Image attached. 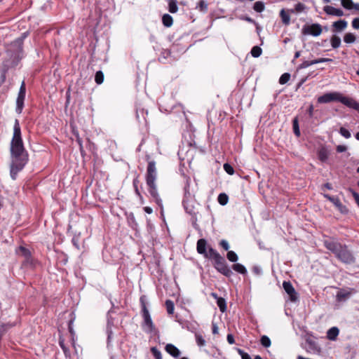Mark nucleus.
<instances>
[{"label":"nucleus","mask_w":359,"mask_h":359,"mask_svg":"<svg viewBox=\"0 0 359 359\" xmlns=\"http://www.w3.org/2000/svg\"><path fill=\"white\" fill-rule=\"evenodd\" d=\"M11 168L10 174L13 180H15L18 173L21 171L28 162V154L25 149L21 129L18 119L15 120L13 135L11 142Z\"/></svg>","instance_id":"f257e3e1"},{"label":"nucleus","mask_w":359,"mask_h":359,"mask_svg":"<svg viewBox=\"0 0 359 359\" xmlns=\"http://www.w3.org/2000/svg\"><path fill=\"white\" fill-rule=\"evenodd\" d=\"M26 36L25 35L23 37L18 38L14 41H13L10 45H8L6 53L8 56L10 57L9 60H6L3 62L1 69H0V85H2L6 79V73L8 69L11 67H15L18 62L22 57V43L23 39Z\"/></svg>","instance_id":"f03ea898"},{"label":"nucleus","mask_w":359,"mask_h":359,"mask_svg":"<svg viewBox=\"0 0 359 359\" xmlns=\"http://www.w3.org/2000/svg\"><path fill=\"white\" fill-rule=\"evenodd\" d=\"M157 178V171L156 168V163L154 161L148 162L146 173V182L148 187V191L151 196L154 199L156 204L162 209L163 204L158 191L156 180Z\"/></svg>","instance_id":"7ed1b4c3"},{"label":"nucleus","mask_w":359,"mask_h":359,"mask_svg":"<svg viewBox=\"0 0 359 359\" xmlns=\"http://www.w3.org/2000/svg\"><path fill=\"white\" fill-rule=\"evenodd\" d=\"M331 102H340L346 107L359 112V103L351 97L344 96L339 92L327 93L318 97V102L320 104L329 103Z\"/></svg>","instance_id":"20e7f679"},{"label":"nucleus","mask_w":359,"mask_h":359,"mask_svg":"<svg viewBox=\"0 0 359 359\" xmlns=\"http://www.w3.org/2000/svg\"><path fill=\"white\" fill-rule=\"evenodd\" d=\"M140 303L142 305V317L144 318L143 329L145 332L151 333L154 330L155 327L142 297L140 298Z\"/></svg>","instance_id":"39448f33"},{"label":"nucleus","mask_w":359,"mask_h":359,"mask_svg":"<svg viewBox=\"0 0 359 359\" xmlns=\"http://www.w3.org/2000/svg\"><path fill=\"white\" fill-rule=\"evenodd\" d=\"M214 266L217 271L226 277H231L233 275L232 271L227 266L224 257H223L222 255L214 259Z\"/></svg>","instance_id":"423d86ee"},{"label":"nucleus","mask_w":359,"mask_h":359,"mask_svg":"<svg viewBox=\"0 0 359 359\" xmlns=\"http://www.w3.org/2000/svg\"><path fill=\"white\" fill-rule=\"evenodd\" d=\"M335 256L346 264H352L355 262L354 257L346 245H342Z\"/></svg>","instance_id":"0eeeda50"},{"label":"nucleus","mask_w":359,"mask_h":359,"mask_svg":"<svg viewBox=\"0 0 359 359\" xmlns=\"http://www.w3.org/2000/svg\"><path fill=\"white\" fill-rule=\"evenodd\" d=\"M25 93H26V87L25 83L23 81L20 87L19 93L18 95V97L16 100V112L20 114L22 113V109L24 107V101L25 99Z\"/></svg>","instance_id":"6e6552de"},{"label":"nucleus","mask_w":359,"mask_h":359,"mask_svg":"<svg viewBox=\"0 0 359 359\" xmlns=\"http://www.w3.org/2000/svg\"><path fill=\"white\" fill-rule=\"evenodd\" d=\"M323 32L322 26L318 23H313L311 25H304L302 28V33L306 35L318 36Z\"/></svg>","instance_id":"1a4fd4ad"},{"label":"nucleus","mask_w":359,"mask_h":359,"mask_svg":"<svg viewBox=\"0 0 359 359\" xmlns=\"http://www.w3.org/2000/svg\"><path fill=\"white\" fill-rule=\"evenodd\" d=\"M283 287L285 291L290 295L291 301L294 302L297 299V292L290 281H284Z\"/></svg>","instance_id":"9d476101"},{"label":"nucleus","mask_w":359,"mask_h":359,"mask_svg":"<svg viewBox=\"0 0 359 359\" xmlns=\"http://www.w3.org/2000/svg\"><path fill=\"white\" fill-rule=\"evenodd\" d=\"M325 248L333 252L335 255L338 252L339 250L341 249L342 245L339 243L333 241H325L324 242Z\"/></svg>","instance_id":"9b49d317"},{"label":"nucleus","mask_w":359,"mask_h":359,"mask_svg":"<svg viewBox=\"0 0 359 359\" xmlns=\"http://www.w3.org/2000/svg\"><path fill=\"white\" fill-rule=\"evenodd\" d=\"M348 22L345 20H339L333 22L332 32H340L345 29L347 27Z\"/></svg>","instance_id":"f8f14e48"},{"label":"nucleus","mask_w":359,"mask_h":359,"mask_svg":"<svg viewBox=\"0 0 359 359\" xmlns=\"http://www.w3.org/2000/svg\"><path fill=\"white\" fill-rule=\"evenodd\" d=\"M323 11L327 14L338 17H341L344 15V12L342 10L339 8H336L331 6H325L323 8Z\"/></svg>","instance_id":"ddd939ff"},{"label":"nucleus","mask_w":359,"mask_h":359,"mask_svg":"<svg viewBox=\"0 0 359 359\" xmlns=\"http://www.w3.org/2000/svg\"><path fill=\"white\" fill-rule=\"evenodd\" d=\"M206 245H207V241L204 238H201L197 241V252L203 255L205 257H208V252L206 251Z\"/></svg>","instance_id":"4468645a"},{"label":"nucleus","mask_w":359,"mask_h":359,"mask_svg":"<svg viewBox=\"0 0 359 359\" xmlns=\"http://www.w3.org/2000/svg\"><path fill=\"white\" fill-rule=\"evenodd\" d=\"M165 349L171 356L175 358H179L181 354L180 351L172 344H168Z\"/></svg>","instance_id":"2eb2a0df"},{"label":"nucleus","mask_w":359,"mask_h":359,"mask_svg":"<svg viewBox=\"0 0 359 359\" xmlns=\"http://www.w3.org/2000/svg\"><path fill=\"white\" fill-rule=\"evenodd\" d=\"M324 197L332 202L337 208H339L341 212H344L343 208L345 207L343 206L340 200L337 197L332 196L329 194H324Z\"/></svg>","instance_id":"dca6fc26"},{"label":"nucleus","mask_w":359,"mask_h":359,"mask_svg":"<svg viewBox=\"0 0 359 359\" xmlns=\"http://www.w3.org/2000/svg\"><path fill=\"white\" fill-rule=\"evenodd\" d=\"M351 292L346 290H340L336 295L337 301L339 302H346L351 297Z\"/></svg>","instance_id":"f3484780"},{"label":"nucleus","mask_w":359,"mask_h":359,"mask_svg":"<svg viewBox=\"0 0 359 359\" xmlns=\"http://www.w3.org/2000/svg\"><path fill=\"white\" fill-rule=\"evenodd\" d=\"M339 333V330L337 327H332L328 330L327 332V337L330 340H335Z\"/></svg>","instance_id":"a211bd4d"},{"label":"nucleus","mask_w":359,"mask_h":359,"mask_svg":"<svg viewBox=\"0 0 359 359\" xmlns=\"http://www.w3.org/2000/svg\"><path fill=\"white\" fill-rule=\"evenodd\" d=\"M162 22L166 27H171L173 23L172 17L169 14H164L162 17Z\"/></svg>","instance_id":"6ab92c4d"},{"label":"nucleus","mask_w":359,"mask_h":359,"mask_svg":"<svg viewBox=\"0 0 359 359\" xmlns=\"http://www.w3.org/2000/svg\"><path fill=\"white\" fill-rule=\"evenodd\" d=\"M318 158L322 162L327 161L329 156V152L325 148H321L318 153Z\"/></svg>","instance_id":"aec40b11"},{"label":"nucleus","mask_w":359,"mask_h":359,"mask_svg":"<svg viewBox=\"0 0 359 359\" xmlns=\"http://www.w3.org/2000/svg\"><path fill=\"white\" fill-rule=\"evenodd\" d=\"M355 41H356V36L353 33H351V32L346 33L344 36V41L346 43H348V44L353 43L355 42Z\"/></svg>","instance_id":"412c9836"},{"label":"nucleus","mask_w":359,"mask_h":359,"mask_svg":"<svg viewBox=\"0 0 359 359\" xmlns=\"http://www.w3.org/2000/svg\"><path fill=\"white\" fill-rule=\"evenodd\" d=\"M232 269L235 271H236L241 274L245 275L247 273L246 268L241 264L237 263V264H233Z\"/></svg>","instance_id":"4be33fe9"},{"label":"nucleus","mask_w":359,"mask_h":359,"mask_svg":"<svg viewBox=\"0 0 359 359\" xmlns=\"http://www.w3.org/2000/svg\"><path fill=\"white\" fill-rule=\"evenodd\" d=\"M280 16L281 18L282 22L285 25H288L290 22V17L285 12L284 9H282L280 12Z\"/></svg>","instance_id":"5701e85b"},{"label":"nucleus","mask_w":359,"mask_h":359,"mask_svg":"<svg viewBox=\"0 0 359 359\" xmlns=\"http://www.w3.org/2000/svg\"><path fill=\"white\" fill-rule=\"evenodd\" d=\"M330 43L333 48H337L341 45V39L337 35H333L330 39Z\"/></svg>","instance_id":"b1692460"},{"label":"nucleus","mask_w":359,"mask_h":359,"mask_svg":"<svg viewBox=\"0 0 359 359\" xmlns=\"http://www.w3.org/2000/svg\"><path fill=\"white\" fill-rule=\"evenodd\" d=\"M177 0H169L168 11L171 13H175L178 11V6L177 5Z\"/></svg>","instance_id":"393cba45"},{"label":"nucleus","mask_w":359,"mask_h":359,"mask_svg":"<svg viewBox=\"0 0 359 359\" xmlns=\"http://www.w3.org/2000/svg\"><path fill=\"white\" fill-rule=\"evenodd\" d=\"M196 9H198L200 11L206 13L208 9V5L204 0H201L196 7Z\"/></svg>","instance_id":"a878e982"},{"label":"nucleus","mask_w":359,"mask_h":359,"mask_svg":"<svg viewBox=\"0 0 359 359\" xmlns=\"http://www.w3.org/2000/svg\"><path fill=\"white\" fill-rule=\"evenodd\" d=\"M165 307H166L168 313L172 314L174 312V309H175V306H174L173 302L170 299H167L165 301Z\"/></svg>","instance_id":"bb28decb"},{"label":"nucleus","mask_w":359,"mask_h":359,"mask_svg":"<svg viewBox=\"0 0 359 359\" xmlns=\"http://www.w3.org/2000/svg\"><path fill=\"white\" fill-rule=\"evenodd\" d=\"M217 200L220 205H225L228 203L229 197L226 194L222 193L219 194Z\"/></svg>","instance_id":"cd10ccee"},{"label":"nucleus","mask_w":359,"mask_h":359,"mask_svg":"<svg viewBox=\"0 0 359 359\" xmlns=\"http://www.w3.org/2000/svg\"><path fill=\"white\" fill-rule=\"evenodd\" d=\"M217 304L222 312H224L226 310V301L224 298H217Z\"/></svg>","instance_id":"c85d7f7f"},{"label":"nucleus","mask_w":359,"mask_h":359,"mask_svg":"<svg viewBox=\"0 0 359 359\" xmlns=\"http://www.w3.org/2000/svg\"><path fill=\"white\" fill-rule=\"evenodd\" d=\"M292 126H293V130L294 133L297 136H300V130L299 128V123H298V118L297 117H295L292 121Z\"/></svg>","instance_id":"c756f323"},{"label":"nucleus","mask_w":359,"mask_h":359,"mask_svg":"<svg viewBox=\"0 0 359 359\" xmlns=\"http://www.w3.org/2000/svg\"><path fill=\"white\" fill-rule=\"evenodd\" d=\"M262 50L257 46H254L251 50V55L254 57H258L261 55Z\"/></svg>","instance_id":"7c9ffc66"},{"label":"nucleus","mask_w":359,"mask_h":359,"mask_svg":"<svg viewBox=\"0 0 359 359\" xmlns=\"http://www.w3.org/2000/svg\"><path fill=\"white\" fill-rule=\"evenodd\" d=\"M95 81L97 84H101L104 81V74L102 71H97L95 73Z\"/></svg>","instance_id":"2f4dec72"},{"label":"nucleus","mask_w":359,"mask_h":359,"mask_svg":"<svg viewBox=\"0 0 359 359\" xmlns=\"http://www.w3.org/2000/svg\"><path fill=\"white\" fill-rule=\"evenodd\" d=\"M226 257L231 262H236L238 259V255L233 251H228Z\"/></svg>","instance_id":"473e14b6"},{"label":"nucleus","mask_w":359,"mask_h":359,"mask_svg":"<svg viewBox=\"0 0 359 359\" xmlns=\"http://www.w3.org/2000/svg\"><path fill=\"white\" fill-rule=\"evenodd\" d=\"M219 256H220V255L217 252V250L212 248H209L207 257L212 259L214 260Z\"/></svg>","instance_id":"72a5a7b5"},{"label":"nucleus","mask_w":359,"mask_h":359,"mask_svg":"<svg viewBox=\"0 0 359 359\" xmlns=\"http://www.w3.org/2000/svg\"><path fill=\"white\" fill-rule=\"evenodd\" d=\"M260 341L262 345L266 348L269 347L271 344L270 339L266 335H264L261 337Z\"/></svg>","instance_id":"f704fd0d"},{"label":"nucleus","mask_w":359,"mask_h":359,"mask_svg":"<svg viewBox=\"0 0 359 359\" xmlns=\"http://www.w3.org/2000/svg\"><path fill=\"white\" fill-rule=\"evenodd\" d=\"M264 8V4L262 1L255 2L253 6L254 10L258 13L262 12Z\"/></svg>","instance_id":"c9c22d12"},{"label":"nucleus","mask_w":359,"mask_h":359,"mask_svg":"<svg viewBox=\"0 0 359 359\" xmlns=\"http://www.w3.org/2000/svg\"><path fill=\"white\" fill-rule=\"evenodd\" d=\"M306 8V6L304 4L298 3L295 5L294 9L291 10L290 11L292 13H294V11L297 13H301V12L304 11Z\"/></svg>","instance_id":"e433bc0d"},{"label":"nucleus","mask_w":359,"mask_h":359,"mask_svg":"<svg viewBox=\"0 0 359 359\" xmlns=\"http://www.w3.org/2000/svg\"><path fill=\"white\" fill-rule=\"evenodd\" d=\"M290 79V74L289 73H284L281 75L279 79V83L282 85L288 82Z\"/></svg>","instance_id":"4c0bfd02"},{"label":"nucleus","mask_w":359,"mask_h":359,"mask_svg":"<svg viewBox=\"0 0 359 359\" xmlns=\"http://www.w3.org/2000/svg\"><path fill=\"white\" fill-rule=\"evenodd\" d=\"M341 5L347 9H352L353 8V3L352 0H341Z\"/></svg>","instance_id":"58836bf2"},{"label":"nucleus","mask_w":359,"mask_h":359,"mask_svg":"<svg viewBox=\"0 0 359 359\" xmlns=\"http://www.w3.org/2000/svg\"><path fill=\"white\" fill-rule=\"evenodd\" d=\"M151 351L154 357L155 358V359H161L162 358L161 353L157 348L152 347L151 348Z\"/></svg>","instance_id":"ea45409f"},{"label":"nucleus","mask_w":359,"mask_h":359,"mask_svg":"<svg viewBox=\"0 0 359 359\" xmlns=\"http://www.w3.org/2000/svg\"><path fill=\"white\" fill-rule=\"evenodd\" d=\"M313 65H314L313 60H311V61L304 60L301 65H299V67H297V69H305V68H307L308 67Z\"/></svg>","instance_id":"a19ab883"},{"label":"nucleus","mask_w":359,"mask_h":359,"mask_svg":"<svg viewBox=\"0 0 359 359\" xmlns=\"http://www.w3.org/2000/svg\"><path fill=\"white\" fill-rule=\"evenodd\" d=\"M339 133L345 138L351 137V133L344 127L340 128Z\"/></svg>","instance_id":"79ce46f5"},{"label":"nucleus","mask_w":359,"mask_h":359,"mask_svg":"<svg viewBox=\"0 0 359 359\" xmlns=\"http://www.w3.org/2000/svg\"><path fill=\"white\" fill-rule=\"evenodd\" d=\"M224 170L229 175H233L234 173L233 167L229 163L224 164Z\"/></svg>","instance_id":"37998d69"},{"label":"nucleus","mask_w":359,"mask_h":359,"mask_svg":"<svg viewBox=\"0 0 359 359\" xmlns=\"http://www.w3.org/2000/svg\"><path fill=\"white\" fill-rule=\"evenodd\" d=\"M237 351L238 354L241 356L242 359H252L250 355L245 353L243 350L238 348Z\"/></svg>","instance_id":"c03bdc74"},{"label":"nucleus","mask_w":359,"mask_h":359,"mask_svg":"<svg viewBox=\"0 0 359 359\" xmlns=\"http://www.w3.org/2000/svg\"><path fill=\"white\" fill-rule=\"evenodd\" d=\"M196 339L197 344L200 346H205V340L203 338L201 335H196Z\"/></svg>","instance_id":"a18cd8bd"},{"label":"nucleus","mask_w":359,"mask_h":359,"mask_svg":"<svg viewBox=\"0 0 359 359\" xmlns=\"http://www.w3.org/2000/svg\"><path fill=\"white\" fill-rule=\"evenodd\" d=\"M332 59L326 58V57H321V58L313 60L314 65L318 64V63H322V62H332Z\"/></svg>","instance_id":"49530a36"},{"label":"nucleus","mask_w":359,"mask_h":359,"mask_svg":"<svg viewBox=\"0 0 359 359\" xmlns=\"http://www.w3.org/2000/svg\"><path fill=\"white\" fill-rule=\"evenodd\" d=\"M59 344L62 349L63 350L64 353L67 354V352L69 351L67 347L65 344V340L62 338H60L59 339Z\"/></svg>","instance_id":"de8ad7c7"},{"label":"nucleus","mask_w":359,"mask_h":359,"mask_svg":"<svg viewBox=\"0 0 359 359\" xmlns=\"http://www.w3.org/2000/svg\"><path fill=\"white\" fill-rule=\"evenodd\" d=\"M220 246L224 248L225 250H229V243L226 240H222L219 243Z\"/></svg>","instance_id":"09e8293b"},{"label":"nucleus","mask_w":359,"mask_h":359,"mask_svg":"<svg viewBox=\"0 0 359 359\" xmlns=\"http://www.w3.org/2000/svg\"><path fill=\"white\" fill-rule=\"evenodd\" d=\"M352 27L355 29H359V18H354L352 20Z\"/></svg>","instance_id":"8fccbe9b"},{"label":"nucleus","mask_w":359,"mask_h":359,"mask_svg":"<svg viewBox=\"0 0 359 359\" xmlns=\"http://www.w3.org/2000/svg\"><path fill=\"white\" fill-rule=\"evenodd\" d=\"M139 181L136 178L133 180V186H134V188H135V193L138 195V196H140V193L139 191V189H138V187H137V184H138Z\"/></svg>","instance_id":"3c124183"},{"label":"nucleus","mask_w":359,"mask_h":359,"mask_svg":"<svg viewBox=\"0 0 359 359\" xmlns=\"http://www.w3.org/2000/svg\"><path fill=\"white\" fill-rule=\"evenodd\" d=\"M226 339L230 344H233L235 343L234 337L231 334H229L227 335Z\"/></svg>","instance_id":"603ef678"},{"label":"nucleus","mask_w":359,"mask_h":359,"mask_svg":"<svg viewBox=\"0 0 359 359\" xmlns=\"http://www.w3.org/2000/svg\"><path fill=\"white\" fill-rule=\"evenodd\" d=\"M346 150V147L344 145H338L337 147V151L339 153L344 152Z\"/></svg>","instance_id":"864d4df0"},{"label":"nucleus","mask_w":359,"mask_h":359,"mask_svg":"<svg viewBox=\"0 0 359 359\" xmlns=\"http://www.w3.org/2000/svg\"><path fill=\"white\" fill-rule=\"evenodd\" d=\"M307 112L309 114V117L313 116V104H310V106L309 107V109L307 110Z\"/></svg>","instance_id":"5fc2aeb1"},{"label":"nucleus","mask_w":359,"mask_h":359,"mask_svg":"<svg viewBox=\"0 0 359 359\" xmlns=\"http://www.w3.org/2000/svg\"><path fill=\"white\" fill-rule=\"evenodd\" d=\"M353 196L356 203L359 206V194L356 192H353Z\"/></svg>","instance_id":"6e6d98bb"},{"label":"nucleus","mask_w":359,"mask_h":359,"mask_svg":"<svg viewBox=\"0 0 359 359\" xmlns=\"http://www.w3.org/2000/svg\"><path fill=\"white\" fill-rule=\"evenodd\" d=\"M212 333L214 334H217L218 333V327L217 325L215 324V323H212Z\"/></svg>","instance_id":"4d7b16f0"},{"label":"nucleus","mask_w":359,"mask_h":359,"mask_svg":"<svg viewBox=\"0 0 359 359\" xmlns=\"http://www.w3.org/2000/svg\"><path fill=\"white\" fill-rule=\"evenodd\" d=\"M144 210L147 214H151V213H152V212H153L152 208H150V207H147V206H146V207H144Z\"/></svg>","instance_id":"13d9d810"},{"label":"nucleus","mask_w":359,"mask_h":359,"mask_svg":"<svg viewBox=\"0 0 359 359\" xmlns=\"http://www.w3.org/2000/svg\"><path fill=\"white\" fill-rule=\"evenodd\" d=\"M323 188H326L329 190L332 189V187L331 185V184L330 183H326L323 185V187L322 188V189L323 190Z\"/></svg>","instance_id":"bf43d9fd"},{"label":"nucleus","mask_w":359,"mask_h":359,"mask_svg":"<svg viewBox=\"0 0 359 359\" xmlns=\"http://www.w3.org/2000/svg\"><path fill=\"white\" fill-rule=\"evenodd\" d=\"M301 55V53L300 51H297L295 53H294V60H292V62H294V60L298 57H299Z\"/></svg>","instance_id":"052dcab7"},{"label":"nucleus","mask_w":359,"mask_h":359,"mask_svg":"<svg viewBox=\"0 0 359 359\" xmlns=\"http://www.w3.org/2000/svg\"><path fill=\"white\" fill-rule=\"evenodd\" d=\"M107 332H108V341H109L111 337V335H112V331L111 330H109L107 331Z\"/></svg>","instance_id":"680f3d73"},{"label":"nucleus","mask_w":359,"mask_h":359,"mask_svg":"<svg viewBox=\"0 0 359 359\" xmlns=\"http://www.w3.org/2000/svg\"><path fill=\"white\" fill-rule=\"evenodd\" d=\"M353 8H355V10L359 11V4H353Z\"/></svg>","instance_id":"e2e57ef3"},{"label":"nucleus","mask_w":359,"mask_h":359,"mask_svg":"<svg viewBox=\"0 0 359 359\" xmlns=\"http://www.w3.org/2000/svg\"><path fill=\"white\" fill-rule=\"evenodd\" d=\"M253 270H254V271H255V273H259V270L257 267H255Z\"/></svg>","instance_id":"0e129e2a"},{"label":"nucleus","mask_w":359,"mask_h":359,"mask_svg":"<svg viewBox=\"0 0 359 359\" xmlns=\"http://www.w3.org/2000/svg\"><path fill=\"white\" fill-rule=\"evenodd\" d=\"M77 142H78V143L79 144L80 147H82L81 140L79 138H78V139H77Z\"/></svg>","instance_id":"69168bd1"},{"label":"nucleus","mask_w":359,"mask_h":359,"mask_svg":"<svg viewBox=\"0 0 359 359\" xmlns=\"http://www.w3.org/2000/svg\"><path fill=\"white\" fill-rule=\"evenodd\" d=\"M355 138L359 140V132L355 134Z\"/></svg>","instance_id":"338daca9"},{"label":"nucleus","mask_w":359,"mask_h":359,"mask_svg":"<svg viewBox=\"0 0 359 359\" xmlns=\"http://www.w3.org/2000/svg\"><path fill=\"white\" fill-rule=\"evenodd\" d=\"M254 359H262L260 355H256Z\"/></svg>","instance_id":"774afa93"}]
</instances>
